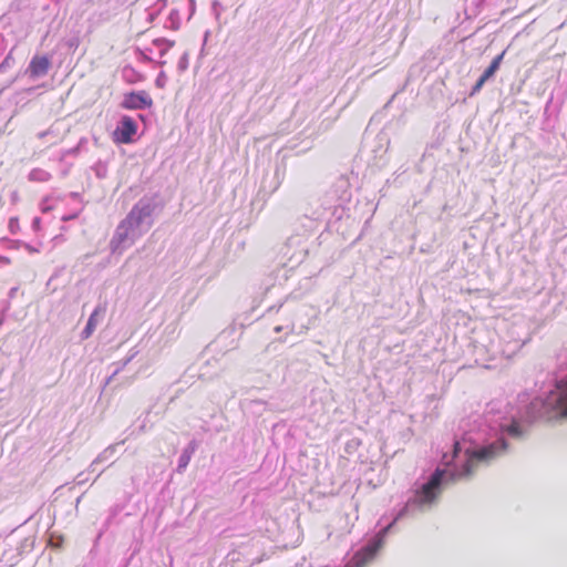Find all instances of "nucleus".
<instances>
[{
  "mask_svg": "<svg viewBox=\"0 0 567 567\" xmlns=\"http://www.w3.org/2000/svg\"><path fill=\"white\" fill-rule=\"evenodd\" d=\"M451 453H444L441 464L429 477L416 481L404 505L380 518V530L348 560L344 567H367L383 546L395 524L431 511L443 489L460 480L468 478L475 468L503 455V413L487 412L462 420Z\"/></svg>",
  "mask_w": 567,
  "mask_h": 567,
  "instance_id": "nucleus-1",
  "label": "nucleus"
},
{
  "mask_svg": "<svg viewBox=\"0 0 567 567\" xmlns=\"http://www.w3.org/2000/svg\"><path fill=\"white\" fill-rule=\"evenodd\" d=\"M157 202L154 197H142L126 217L117 225L110 241L112 252H122L145 235L154 225Z\"/></svg>",
  "mask_w": 567,
  "mask_h": 567,
  "instance_id": "nucleus-2",
  "label": "nucleus"
},
{
  "mask_svg": "<svg viewBox=\"0 0 567 567\" xmlns=\"http://www.w3.org/2000/svg\"><path fill=\"white\" fill-rule=\"evenodd\" d=\"M285 255L292 264H301L308 255V245L303 237L291 236L286 244Z\"/></svg>",
  "mask_w": 567,
  "mask_h": 567,
  "instance_id": "nucleus-3",
  "label": "nucleus"
},
{
  "mask_svg": "<svg viewBox=\"0 0 567 567\" xmlns=\"http://www.w3.org/2000/svg\"><path fill=\"white\" fill-rule=\"evenodd\" d=\"M136 132V122L131 116L124 115L113 132V138L117 143L128 144L133 142Z\"/></svg>",
  "mask_w": 567,
  "mask_h": 567,
  "instance_id": "nucleus-4",
  "label": "nucleus"
},
{
  "mask_svg": "<svg viewBox=\"0 0 567 567\" xmlns=\"http://www.w3.org/2000/svg\"><path fill=\"white\" fill-rule=\"evenodd\" d=\"M152 105L151 97L144 92H131L124 96L122 106L127 110H145Z\"/></svg>",
  "mask_w": 567,
  "mask_h": 567,
  "instance_id": "nucleus-5",
  "label": "nucleus"
},
{
  "mask_svg": "<svg viewBox=\"0 0 567 567\" xmlns=\"http://www.w3.org/2000/svg\"><path fill=\"white\" fill-rule=\"evenodd\" d=\"M50 69V60L45 56L35 55L29 63L27 73L31 79H39L44 76Z\"/></svg>",
  "mask_w": 567,
  "mask_h": 567,
  "instance_id": "nucleus-6",
  "label": "nucleus"
},
{
  "mask_svg": "<svg viewBox=\"0 0 567 567\" xmlns=\"http://www.w3.org/2000/svg\"><path fill=\"white\" fill-rule=\"evenodd\" d=\"M104 311H105V309L100 306L94 309V311L89 317L85 328L81 332L82 339H87L92 336V333L94 332V330L99 323V316H100V313H103Z\"/></svg>",
  "mask_w": 567,
  "mask_h": 567,
  "instance_id": "nucleus-7",
  "label": "nucleus"
},
{
  "mask_svg": "<svg viewBox=\"0 0 567 567\" xmlns=\"http://www.w3.org/2000/svg\"><path fill=\"white\" fill-rule=\"evenodd\" d=\"M196 444L194 441H192L187 447H185L182 452V454L178 457V464L176 467V472L182 474L186 467L188 466L190 458L193 454L195 453Z\"/></svg>",
  "mask_w": 567,
  "mask_h": 567,
  "instance_id": "nucleus-8",
  "label": "nucleus"
},
{
  "mask_svg": "<svg viewBox=\"0 0 567 567\" xmlns=\"http://www.w3.org/2000/svg\"><path fill=\"white\" fill-rule=\"evenodd\" d=\"M136 353H137V351H134V352H132L131 355H128L124 360L118 361V362H114V363H112L110 365V368L112 369V372L106 378L105 383H104V388L106 385H109L112 382V380L115 378V375H117L133 360V358L136 355Z\"/></svg>",
  "mask_w": 567,
  "mask_h": 567,
  "instance_id": "nucleus-9",
  "label": "nucleus"
},
{
  "mask_svg": "<svg viewBox=\"0 0 567 567\" xmlns=\"http://www.w3.org/2000/svg\"><path fill=\"white\" fill-rule=\"evenodd\" d=\"M115 449H116V445H109L106 449H104L95 458L94 461L90 464L89 466V471H92L94 472L95 471V465L99 464V463H103V462H106L109 460H111V457L114 455L115 453Z\"/></svg>",
  "mask_w": 567,
  "mask_h": 567,
  "instance_id": "nucleus-10",
  "label": "nucleus"
},
{
  "mask_svg": "<svg viewBox=\"0 0 567 567\" xmlns=\"http://www.w3.org/2000/svg\"><path fill=\"white\" fill-rule=\"evenodd\" d=\"M505 51H503L501 54L496 55L493 61L491 62L489 66L482 73L483 79L489 80L496 71L499 69V65L504 59Z\"/></svg>",
  "mask_w": 567,
  "mask_h": 567,
  "instance_id": "nucleus-11",
  "label": "nucleus"
},
{
  "mask_svg": "<svg viewBox=\"0 0 567 567\" xmlns=\"http://www.w3.org/2000/svg\"><path fill=\"white\" fill-rule=\"evenodd\" d=\"M153 45L158 49L159 55L163 56L174 45V42L159 38L153 41Z\"/></svg>",
  "mask_w": 567,
  "mask_h": 567,
  "instance_id": "nucleus-12",
  "label": "nucleus"
},
{
  "mask_svg": "<svg viewBox=\"0 0 567 567\" xmlns=\"http://www.w3.org/2000/svg\"><path fill=\"white\" fill-rule=\"evenodd\" d=\"M187 68H188V53L184 52L177 63V70H178V72L183 73L187 70Z\"/></svg>",
  "mask_w": 567,
  "mask_h": 567,
  "instance_id": "nucleus-13",
  "label": "nucleus"
},
{
  "mask_svg": "<svg viewBox=\"0 0 567 567\" xmlns=\"http://www.w3.org/2000/svg\"><path fill=\"white\" fill-rule=\"evenodd\" d=\"M275 177H276L277 182H276V185L272 190H276L280 186V184L284 179V169L281 171L279 166H277L275 169Z\"/></svg>",
  "mask_w": 567,
  "mask_h": 567,
  "instance_id": "nucleus-14",
  "label": "nucleus"
},
{
  "mask_svg": "<svg viewBox=\"0 0 567 567\" xmlns=\"http://www.w3.org/2000/svg\"><path fill=\"white\" fill-rule=\"evenodd\" d=\"M13 63V59L11 56V52L4 58V60L0 64V72H4L7 68H10Z\"/></svg>",
  "mask_w": 567,
  "mask_h": 567,
  "instance_id": "nucleus-15",
  "label": "nucleus"
},
{
  "mask_svg": "<svg viewBox=\"0 0 567 567\" xmlns=\"http://www.w3.org/2000/svg\"><path fill=\"white\" fill-rule=\"evenodd\" d=\"M166 82H167V78H166L165 73L159 72V74L157 75V78L155 80L156 86L162 89L166 85Z\"/></svg>",
  "mask_w": 567,
  "mask_h": 567,
  "instance_id": "nucleus-16",
  "label": "nucleus"
},
{
  "mask_svg": "<svg viewBox=\"0 0 567 567\" xmlns=\"http://www.w3.org/2000/svg\"><path fill=\"white\" fill-rule=\"evenodd\" d=\"M486 81H487V80H486V79H483V75H481V76L478 78V80L476 81L475 85L473 86L471 94L473 95V94L477 93V92L482 89V86L484 85V83H485Z\"/></svg>",
  "mask_w": 567,
  "mask_h": 567,
  "instance_id": "nucleus-17",
  "label": "nucleus"
},
{
  "mask_svg": "<svg viewBox=\"0 0 567 567\" xmlns=\"http://www.w3.org/2000/svg\"><path fill=\"white\" fill-rule=\"evenodd\" d=\"M284 329H287L290 333H292L295 331V324L292 323V324L286 326V327L277 326V327H275L274 330H275V332L278 333V332H281Z\"/></svg>",
  "mask_w": 567,
  "mask_h": 567,
  "instance_id": "nucleus-18",
  "label": "nucleus"
},
{
  "mask_svg": "<svg viewBox=\"0 0 567 567\" xmlns=\"http://www.w3.org/2000/svg\"><path fill=\"white\" fill-rule=\"evenodd\" d=\"M86 140L85 138H81L80 143L78 146L71 148L70 151H68V154H71V155H75L79 153V150H80V146L82 143H84Z\"/></svg>",
  "mask_w": 567,
  "mask_h": 567,
  "instance_id": "nucleus-19",
  "label": "nucleus"
},
{
  "mask_svg": "<svg viewBox=\"0 0 567 567\" xmlns=\"http://www.w3.org/2000/svg\"><path fill=\"white\" fill-rule=\"evenodd\" d=\"M51 134H53V130H52V128H49V130H47V131H43V132L38 133V137H39L40 140H42V138H44L45 136H49V135H51Z\"/></svg>",
  "mask_w": 567,
  "mask_h": 567,
  "instance_id": "nucleus-20",
  "label": "nucleus"
},
{
  "mask_svg": "<svg viewBox=\"0 0 567 567\" xmlns=\"http://www.w3.org/2000/svg\"><path fill=\"white\" fill-rule=\"evenodd\" d=\"M250 404L252 406H257V408H260V406H264L266 403L261 400H254V401H250Z\"/></svg>",
  "mask_w": 567,
  "mask_h": 567,
  "instance_id": "nucleus-21",
  "label": "nucleus"
},
{
  "mask_svg": "<svg viewBox=\"0 0 567 567\" xmlns=\"http://www.w3.org/2000/svg\"><path fill=\"white\" fill-rule=\"evenodd\" d=\"M24 248L29 251V252H38L39 249L32 247L31 245L27 244L24 245Z\"/></svg>",
  "mask_w": 567,
  "mask_h": 567,
  "instance_id": "nucleus-22",
  "label": "nucleus"
},
{
  "mask_svg": "<svg viewBox=\"0 0 567 567\" xmlns=\"http://www.w3.org/2000/svg\"><path fill=\"white\" fill-rule=\"evenodd\" d=\"M17 290H18L17 287L11 288L10 291H9V297L13 298L16 296Z\"/></svg>",
  "mask_w": 567,
  "mask_h": 567,
  "instance_id": "nucleus-23",
  "label": "nucleus"
},
{
  "mask_svg": "<svg viewBox=\"0 0 567 567\" xmlns=\"http://www.w3.org/2000/svg\"><path fill=\"white\" fill-rule=\"evenodd\" d=\"M82 476H83V473H80V474L78 475V478H79L78 484H82V483H84V482L86 481V478H84V477H82Z\"/></svg>",
  "mask_w": 567,
  "mask_h": 567,
  "instance_id": "nucleus-24",
  "label": "nucleus"
},
{
  "mask_svg": "<svg viewBox=\"0 0 567 567\" xmlns=\"http://www.w3.org/2000/svg\"><path fill=\"white\" fill-rule=\"evenodd\" d=\"M39 224H40V218H39V217H35V218L33 219V226L35 227V226H38Z\"/></svg>",
  "mask_w": 567,
  "mask_h": 567,
  "instance_id": "nucleus-25",
  "label": "nucleus"
},
{
  "mask_svg": "<svg viewBox=\"0 0 567 567\" xmlns=\"http://www.w3.org/2000/svg\"><path fill=\"white\" fill-rule=\"evenodd\" d=\"M522 347V343L516 341L515 344H514V349H519Z\"/></svg>",
  "mask_w": 567,
  "mask_h": 567,
  "instance_id": "nucleus-26",
  "label": "nucleus"
},
{
  "mask_svg": "<svg viewBox=\"0 0 567 567\" xmlns=\"http://www.w3.org/2000/svg\"><path fill=\"white\" fill-rule=\"evenodd\" d=\"M37 173H38L37 171L31 172V174H30V178H35V174H37Z\"/></svg>",
  "mask_w": 567,
  "mask_h": 567,
  "instance_id": "nucleus-27",
  "label": "nucleus"
},
{
  "mask_svg": "<svg viewBox=\"0 0 567 567\" xmlns=\"http://www.w3.org/2000/svg\"><path fill=\"white\" fill-rule=\"evenodd\" d=\"M142 58H143L144 60H150V59L147 58V55H145L144 53H142Z\"/></svg>",
  "mask_w": 567,
  "mask_h": 567,
  "instance_id": "nucleus-28",
  "label": "nucleus"
},
{
  "mask_svg": "<svg viewBox=\"0 0 567 567\" xmlns=\"http://www.w3.org/2000/svg\"><path fill=\"white\" fill-rule=\"evenodd\" d=\"M2 42H3V40H0V48L2 47Z\"/></svg>",
  "mask_w": 567,
  "mask_h": 567,
  "instance_id": "nucleus-29",
  "label": "nucleus"
}]
</instances>
